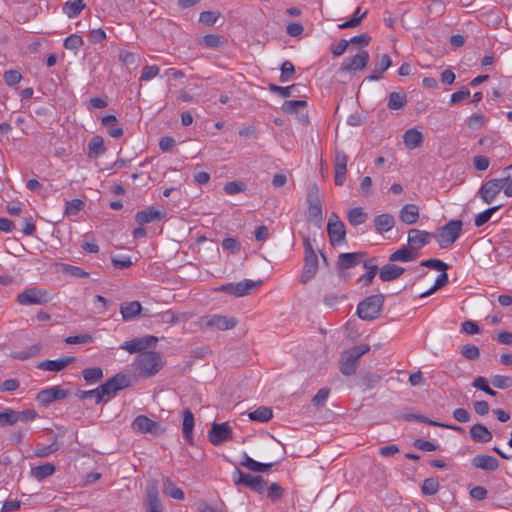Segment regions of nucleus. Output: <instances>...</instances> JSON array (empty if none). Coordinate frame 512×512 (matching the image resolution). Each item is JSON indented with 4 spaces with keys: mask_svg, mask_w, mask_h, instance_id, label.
Instances as JSON below:
<instances>
[{
    "mask_svg": "<svg viewBox=\"0 0 512 512\" xmlns=\"http://www.w3.org/2000/svg\"><path fill=\"white\" fill-rule=\"evenodd\" d=\"M421 266L435 269L437 271H447L449 266L443 261L435 258L427 259L421 262Z\"/></svg>",
    "mask_w": 512,
    "mask_h": 512,
    "instance_id": "57",
    "label": "nucleus"
},
{
    "mask_svg": "<svg viewBox=\"0 0 512 512\" xmlns=\"http://www.w3.org/2000/svg\"><path fill=\"white\" fill-rule=\"evenodd\" d=\"M369 59L370 56L366 50H359L354 56L343 60L339 67V72L346 74L362 71L367 66Z\"/></svg>",
    "mask_w": 512,
    "mask_h": 512,
    "instance_id": "10",
    "label": "nucleus"
},
{
    "mask_svg": "<svg viewBox=\"0 0 512 512\" xmlns=\"http://www.w3.org/2000/svg\"><path fill=\"white\" fill-rule=\"evenodd\" d=\"M82 375L87 383L93 384L103 378V370L100 367L86 368L82 371Z\"/></svg>",
    "mask_w": 512,
    "mask_h": 512,
    "instance_id": "46",
    "label": "nucleus"
},
{
    "mask_svg": "<svg viewBox=\"0 0 512 512\" xmlns=\"http://www.w3.org/2000/svg\"><path fill=\"white\" fill-rule=\"evenodd\" d=\"M84 207V202L80 199H73L66 203L65 214L76 215Z\"/></svg>",
    "mask_w": 512,
    "mask_h": 512,
    "instance_id": "62",
    "label": "nucleus"
},
{
    "mask_svg": "<svg viewBox=\"0 0 512 512\" xmlns=\"http://www.w3.org/2000/svg\"><path fill=\"white\" fill-rule=\"evenodd\" d=\"M157 342V337L150 335L126 341L121 345L120 348L127 350L129 353H137L143 351L144 349L154 347Z\"/></svg>",
    "mask_w": 512,
    "mask_h": 512,
    "instance_id": "16",
    "label": "nucleus"
},
{
    "mask_svg": "<svg viewBox=\"0 0 512 512\" xmlns=\"http://www.w3.org/2000/svg\"><path fill=\"white\" fill-rule=\"evenodd\" d=\"M433 236H434L433 233H430V232H427L424 230L410 229L408 231L407 243H408V246L413 251L417 252L418 250H420L421 248H423L424 246L429 244L431 238H434Z\"/></svg>",
    "mask_w": 512,
    "mask_h": 512,
    "instance_id": "15",
    "label": "nucleus"
},
{
    "mask_svg": "<svg viewBox=\"0 0 512 512\" xmlns=\"http://www.w3.org/2000/svg\"><path fill=\"white\" fill-rule=\"evenodd\" d=\"M318 271V257L317 255L313 256H305L304 257V267L301 274V282L307 283L309 282Z\"/></svg>",
    "mask_w": 512,
    "mask_h": 512,
    "instance_id": "21",
    "label": "nucleus"
},
{
    "mask_svg": "<svg viewBox=\"0 0 512 512\" xmlns=\"http://www.w3.org/2000/svg\"><path fill=\"white\" fill-rule=\"evenodd\" d=\"M222 247L224 250L230 252L231 254H237L240 252L241 246L240 243L232 237H227L222 241Z\"/></svg>",
    "mask_w": 512,
    "mask_h": 512,
    "instance_id": "56",
    "label": "nucleus"
},
{
    "mask_svg": "<svg viewBox=\"0 0 512 512\" xmlns=\"http://www.w3.org/2000/svg\"><path fill=\"white\" fill-rule=\"evenodd\" d=\"M132 428L140 433H150L154 436L162 435L165 431L159 422H156L145 415L137 416L132 422Z\"/></svg>",
    "mask_w": 512,
    "mask_h": 512,
    "instance_id": "12",
    "label": "nucleus"
},
{
    "mask_svg": "<svg viewBox=\"0 0 512 512\" xmlns=\"http://www.w3.org/2000/svg\"><path fill=\"white\" fill-rule=\"evenodd\" d=\"M330 394V389L327 387L321 388L317 394L312 398V404L314 406H322L328 399Z\"/></svg>",
    "mask_w": 512,
    "mask_h": 512,
    "instance_id": "63",
    "label": "nucleus"
},
{
    "mask_svg": "<svg viewBox=\"0 0 512 512\" xmlns=\"http://www.w3.org/2000/svg\"><path fill=\"white\" fill-rule=\"evenodd\" d=\"M58 449H59V446H58L57 442L55 441V442L51 443L50 445L37 448L35 450L34 454L36 457L44 458V457H47L50 454L56 452Z\"/></svg>",
    "mask_w": 512,
    "mask_h": 512,
    "instance_id": "61",
    "label": "nucleus"
},
{
    "mask_svg": "<svg viewBox=\"0 0 512 512\" xmlns=\"http://www.w3.org/2000/svg\"><path fill=\"white\" fill-rule=\"evenodd\" d=\"M219 15L212 11H204L200 14L199 22L206 26H212L216 23Z\"/></svg>",
    "mask_w": 512,
    "mask_h": 512,
    "instance_id": "64",
    "label": "nucleus"
},
{
    "mask_svg": "<svg viewBox=\"0 0 512 512\" xmlns=\"http://www.w3.org/2000/svg\"><path fill=\"white\" fill-rule=\"evenodd\" d=\"M191 317L192 314L189 312H174L172 310H167L159 314L160 320L167 324L187 322Z\"/></svg>",
    "mask_w": 512,
    "mask_h": 512,
    "instance_id": "26",
    "label": "nucleus"
},
{
    "mask_svg": "<svg viewBox=\"0 0 512 512\" xmlns=\"http://www.w3.org/2000/svg\"><path fill=\"white\" fill-rule=\"evenodd\" d=\"M491 382L493 386L498 389H507L512 386V377L504 375H495L492 377Z\"/></svg>",
    "mask_w": 512,
    "mask_h": 512,
    "instance_id": "55",
    "label": "nucleus"
},
{
    "mask_svg": "<svg viewBox=\"0 0 512 512\" xmlns=\"http://www.w3.org/2000/svg\"><path fill=\"white\" fill-rule=\"evenodd\" d=\"M131 386V377L127 374L118 373L108 379L104 384L100 385L99 392L104 400V397L110 398L115 394L127 387Z\"/></svg>",
    "mask_w": 512,
    "mask_h": 512,
    "instance_id": "8",
    "label": "nucleus"
},
{
    "mask_svg": "<svg viewBox=\"0 0 512 512\" xmlns=\"http://www.w3.org/2000/svg\"><path fill=\"white\" fill-rule=\"evenodd\" d=\"M403 142L409 149L418 148L423 142V135L419 130L410 128L404 133Z\"/></svg>",
    "mask_w": 512,
    "mask_h": 512,
    "instance_id": "31",
    "label": "nucleus"
},
{
    "mask_svg": "<svg viewBox=\"0 0 512 512\" xmlns=\"http://www.w3.org/2000/svg\"><path fill=\"white\" fill-rule=\"evenodd\" d=\"M68 395V392L62 389L60 386H54L51 388H47L41 390L37 395V400L44 404H50L55 400L65 399Z\"/></svg>",
    "mask_w": 512,
    "mask_h": 512,
    "instance_id": "18",
    "label": "nucleus"
},
{
    "mask_svg": "<svg viewBox=\"0 0 512 512\" xmlns=\"http://www.w3.org/2000/svg\"><path fill=\"white\" fill-rule=\"evenodd\" d=\"M224 192L228 195H235L243 192L246 189V185L242 181H231L224 185Z\"/></svg>",
    "mask_w": 512,
    "mask_h": 512,
    "instance_id": "53",
    "label": "nucleus"
},
{
    "mask_svg": "<svg viewBox=\"0 0 512 512\" xmlns=\"http://www.w3.org/2000/svg\"><path fill=\"white\" fill-rule=\"evenodd\" d=\"M473 386L487 393L490 396H496L497 392L491 389L488 385L486 378L479 376L473 381Z\"/></svg>",
    "mask_w": 512,
    "mask_h": 512,
    "instance_id": "58",
    "label": "nucleus"
},
{
    "mask_svg": "<svg viewBox=\"0 0 512 512\" xmlns=\"http://www.w3.org/2000/svg\"><path fill=\"white\" fill-rule=\"evenodd\" d=\"M18 422L17 414L15 410L5 409L0 413V424L1 425H14Z\"/></svg>",
    "mask_w": 512,
    "mask_h": 512,
    "instance_id": "54",
    "label": "nucleus"
},
{
    "mask_svg": "<svg viewBox=\"0 0 512 512\" xmlns=\"http://www.w3.org/2000/svg\"><path fill=\"white\" fill-rule=\"evenodd\" d=\"M499 208H500V206H494V207L488 208L487 210L477 214L474 218L475 226L481 227L484 224H486L491 219V216L493 215V213L496 212Z\"/></svg>",
    "mask_w": 512,
    "mask_h": 512,
    "instance_id": "48",
    "label": "nucleus"
},
{
    "mask_svg": "<svg viewBox=\"0 0 512 512\" xmlns=\"http://www.w3.org/2000/svg\"><path fill=\"white\" fill-rule=\"evenodd\" d=\"M262 283V280L253 281L246 279L237 283L223 284L217 290L233 295L234 297H243L259 288Z\"/></svg>",
    "mask_w": 512,
    "mask_h": 512,
    "instance_id": "9",
    "label": "nucleus"
},
{
    "mask_svg": "<svg viewBox=\"0 0 512 512\" xmlns=\"http://www.w3.org/2000/svg\"><path fill=\"white\" fill-rule=\"evenodd\" d=\"M74 361L75 358L72 356L62 357L55 360H44L37 364V368L45 371L59 372Z\"/></svg>",
    "mask_w": 512,
    "mask_h": 512,
    "instance_id": "19",
    "label": "nucleus"
},
{
    "mask_svg": "<svg viewBox=\"0 0 512 512\" xmlns=\"http://www.w3.org/2000/svg\"><path fill=\"white\" fill-rule=\"evenodd\" d=\"M472 465L484 471H495L499 468L500 463L497 458L491 455L481 454L472 459Z\"/></svg>",
    "mask_w": 512,
    "mask_h": 512,
    "instance_id": "20",
    "label": "nucleus"
},
{
    "mask_svg": "<svg viewBox=\"0 0 512 512\" xmlns=\"http://www.w3.org/2000/svg\"><path fill=\"white\" fill-rule=\"evenodd\" d=\"M367 220V214L361 207H356L348 212V221L353 226L363 224Z\"/></svg>",
    "mask_w": 512,
    "mask_h": 512,
    "instance_id": "45",
    "label": "nucleus"
},
{
    "mask_svg": "<svg viewBox=\"0 0 512 512\" xmlns=\"http://www.w3.org/2000/svg\"><path fill=\"white\" fill-rule=\"evenodd\" d=\"M308 218L309 221L320 226L323 220L322 199L320 190L316 184H313L307 193Z\"/></svg>",
    "mask_w": 512,
    "mask_h": 512,
    "instance_id": "6",
    "label": "nucleus"
},
{
    "mask_svg": "<svg viewBox=\"0 0 512 512\" xmlns=\"http://www.w3.org/2000/svg\"><path fill=\"white\" fill-rule=\"evenodd\" d=\"M269 89L273 93L279 94L283 98H287L293 94V90L296 89V85L294 84L291 86L281 87V86H277L275 84H270Z\"/></svg>",
    "mask_w": 512,
    "mask_h": 512,
    "instance_id": "59",
    "label": "nucleus"
},
{
    "mask_svg": "<svg viewBox=\"0 0 512 512\" xmlns=\"http://www.w3.org/2000/svg\"><path fill=\"white\" fill-rule=\"evenodd\" d=\"M463 223L461 220H450L444 226L438 229L437 234H434L438 245L441 248L451 246L460 236L462 232Z\"/></svg>",
    "mask_w": 512,
    "mask_h": 512,
    "instance_id": "5",
    "label": "nucleus"
},
{
    "mask_svg": "<svg viewBox=\"0 0 512 512\" xmlns=\"http://www.w3.org/2000/svg\"><path fill=\"white\" fill-rule=\"evenodd\" d=\"M407 103V97L405 93L392 92L388 96L387 107L390 110H399L403 108Z\"/></svg>",
    "mask_w": 512,
    "mask_h": 512,
    "instance_id": "40",
    "label": "nucleus"
},
{
    "mask_svg": "<svg viewBox=\"0 0 512 512\" xmlns=\"http://www.w3.org/2000/svg\"><path fill=\"white\" fill-rule=\"evenodd\" d=\"M295 73L294 65L290 61H285L281 66V82H287Z\"/></svg>",
    "mask_w": 512,
    "mask_h": 512,
    "instance_id": "60",
    "label": "nucleus"
},
{
    "mask_svg": "<svg viewBox=\"0 0 512 512\" xmlns=\"http://www.w3.org/2000/svg\"><path fill=\"white\" fill-rule=\"evenodd\" d=\"M405 269L393 263H388L384 265L379 271V278L383 282H390L399 278Z\"/></svg>",
    "mask_w": 512,
    "mask_h": 512,
    "instance_id": "25",
    "label": "nucleus"
},
{
    "mask_svg": "<svg viewBox=\"0 0 512 512\" xmlns=\"http://www.w3.org/2000/svg\"><path fill=\"white\" fill-rule=\"evenodd\" d=\"M248 417L256 422H268L273 417L272 409L266 406L258 407L256 410L249 412Z\"/></svg>",
    "mask_w": 512,
    "mask_h": 512,
    "instance_id": "39",
    "label": "nucleus"
},
{
    "mask_svg": "<svg viewBox=\"0 0 512 512\" xmlns=\"http://www.w3.org/2000/svg\"><path fill=\"white\" fill-rule=\"evenodd\" d=\"M146 497H147V502L145 505L146 509L162 507L161 501L159 499L158 481L157 480H151L147 484Z\"/></svg>",
    "mask_w": 512,
    "mask_h": 512,
    "instance_id": "24",
    "label": "nucleus"
},
{
    "mask_svg": "<svg viewBox=\"0 0 512 512\" xmlns=\"http://www.w3.org/2000/svg\"><path fill=\"white\" fill-rule=\"evenodd\" d=\"M41 351V344L35 343L22 351H13L10 353V357L17 360H27L36 357Z\"/></svg>",
    "mask_w": 512,
    "mask_h": 512,
    "instance_id": "36",
    "label": "nucleus"
},
{
    "mask_svg": "<svg viewBox=\"0 0 512 512\" xmlns=\"http://www.w3.org/2000/svg\"><path fill=\"white\" fill-rule=\"evenodd\" d=\"M400 220L407 224H415L419 219V209L415 204L404 205L399 212Z\"/></svg>",
    "mask_w": 512,
    "mask_h": 512,
    "instance_id": "27",
    "label": "nucleus"
},
{
    "mask_svg": "<svg viewBox=\"0 0 512 512\" xmlns=\"http://www.w3.org/2000/svg\"><path fill=\"white\" fill-rule=\"evenodd\" d=\"M327 233L332 245L339 244L345 239V226L335 213H332L328 220Z\"/></svg>",
    "mask_w": 512,
    "mask_h": 512,
    "instance_id": "14",
    "label": "nucleus"
},
{
    "mask_svg": "<svg viewBox=\"0 0 512 512\" xmlns=\"http://www.w3.org/2000/svg\"><path fill=\"white\" fill-rule=\"evenodd\" d=\"M255 476L251 474L244 473L241 469L236 467L235 471L233 472L232 479L235 485H243L245 487L250 488L251 484L253 482V479Z\"/></svg>",
    "mask_w": 512,
    "mask_h": 512,
    "instance_id": "44",
    "label": "nucleus"
},
{
    "mask_svg": "<svg viewBox=\"0 0 512 512\" xmlns=\"http://www.w3.org/2000/svg\"><path fill=\"white\" fill-rule=\"evenodd\" d=\"M163 491L171 498L177 500L184 499V492L182 491V489L176 487L169 478H165L163 480Z\"/></svg>",
    "mask_w": 512,
    "mask_h": 512,
    "instance_id": "43",
    "label": "nucleus"
},
{
    "mask_svg": "<svg viewBox=\"0 0 512 512\" xmlns=\"http://www.w3.org/2000/svg\"><path fill=\"white\" fill-rule=\"evenodd\" d=\"M88 148H89V156L94 157V158L98 157L99 155L104 154V152L106 151L104 142H103V138L100 136H94L90 140V142L88 144Z\"/></svg>",
    "mask_w": 512,
    "mask_h": 512,
    "instance_id": "42",
    "label": "nucleus"
},
{
    "mask_svg": "<svg viewBox=\"0 0 512 512\" xmlns=\"http://www.w3.org/2000/svg\"><path fill=\"white\" fill-rule=\"evenodd\" d=\"M509 180V176L498 179L493 178L486 181L478 190L477 195L486 203L491 204L497 195L503 190L505 193V187L507 186V181Z\"/></svg>",
    "mask_w": 512,
    "mask_h": 512,
    "instance_id": "7",
    "label": "nucleus"
},
{
    "mask_svg": "<svg viewBox=\"0 0 512 512\" xmlns=\"http://www.w3.org/2000/svg\"><path fill=\"white\" fill-rule=\"evenodd\" d=\"M307 106V101L305 100H288L282 104L281 109L287 114L297 113L300 109H303Z\"/></svg>",
    "mask_w": 512,
    "mask_h": 512,
    "instance_id": "47",
    "label": "nucleus"
},
{
    "mask_svg": "<svg viewBox=\"0 0 512 512\" xmlns=\"http://www.w3.org/2000/svg\"><path fill=\"white\" fill-rule=\"evenodd\" d=\"M460 354L468 360H477L480 357L479 348L474 344H467L461 348Z\"/></svg>",
    "mask_w": 512,
    "mask_h": 512,
    "instance_id": "51",
    "label": "nucleus"
},
{
    "mask_svg": "<svg viewBox=\"0 0 512 512\" xmlns=\"http://www.w3.org/2000/svg\"><path fill=\"white\" fill-rule=\"evenodd\" d=\"M348 157L342 150H335L334 157V181L336 186H342L344 184L347 172Z\"/></svg>",
    "mask_w": 512,
    "mask_h": 512,
    "instance_id": "17",
    "label": "nucleus"
},
{
    "mask_svg": "<svg viewBox=\"0 0 512 512\" xmlns=\"http://www.w3.org/2000/svg\"><path fill=\"white\" fill-rule=\"evenodd\" d=\"M101 124L106 127L107 133L112 138H119L123 135V129L117 125V118L114 115L103 116Z\"/></svg>",
    "mask_w": 512,
    "mask_h": 512,
    "instance_id": "32",
    "label": "nucleus"
},
{
    "mask_svg": "<svg viewBox=\"0 0 512 512\" xmlns=\"http://www.w3.org/2000/svg\"><path fill=\"white\" fill-rule=\"evenodd\" d=\"M384 304V296L376 294L365 298L357 306V315L366 321H372L380 316Z\"/></svg>",
    "mask_w": 512,
    "mask_h": 512,
    "instance_id": "4",
    "label": "nucleus"
},
{
    "mask_svg": "<svg viewBox=\"0 0 512 512\" xmlns=\"http://www.w3.org/2000/svg\"><path fill=\"white\" fill-rule=\"evenodd\" d=\"M165 215H166L165 211L155 209L154 207H149L146 210L137 212L135 219L140 225H143V224L155 221V220H160Z\"/></svg>",
    "mask_w": 512,
    "mask_h": 512,
    "instance_id": "23",
    "label": "nucleus"
},
{
    "mask_svg": "<svg viewBox=\"0 0 512 512\" xmlns=\"http://www.w3.org/2000/svg\"><path fill=\"white\" fill-rule=\"evenodd\" d=\"M418 257V252L413 251L410 247L403 246L389 256L390 262H412Z\"/></svg>",
    "mask_w": 512,
    "mask_h": 512,
    "instance_id": "29",
    "label": "nucleus"
},
{
    "mask_svg": "<svg viewBox=\"0 0 512 512\" xmlns=\"http://www.w3.org/2000/svg\"><path fill=\"white\" fill-rule=\"evenodd\" d=\"M394 224H395L394 217L387 213L380 214L374 219L375 230L378 233H384V232L390 231L394 227Z\"/></svg>",
    "mask_w": 512,
    "mask_h": 512,
    "instance_id": "33",
    "label": "nucleus"
},
{
    "mask_svg": "<svg viewBox=\"0 0 512 512\" xmlns=\"http://www.w3.org/2000/svg\"><path fill=\"white\" fill-rule=\"evenodd\" d=\"M233 432L228 423H213L211 430L208 432L209 441L217 446L226 441L232 440Z\"/></svg>",
    "mask_w": 512,
    "mask_h": 512,
    "instance_id": "13",
    "label": "nucleus"
},
{
    "mask_svg": "<svg viewBox=\"0 0 512 512\" xmlns=\"http://www.w3.org/2000/svg\"><path fill=\"white\" fill-rule=\"evenodd\" d=\"M141 309L142 306L138 301L125 302L120 306V313L123 320L128 321L140 314Z\"/></svg>",
    "mask_w": 512,
    "mask_h": 512,
    "instance_id": "34",
    "label": "nucleus"
},
{
    "mask_svg": "<svg viewBox=\"0 0 512 512\" xmlns=\"http://www.w3.org/2000/svg\"><path fill=\"white\" fill-rule=\"evenodd\" d=\"M56 470V467L54 464L51 463H45L39 466H36L31 469V476L37 479L38 481H41L49 476H51Z\"/></svg>",
    "mask_w": 512,
    "mask_h": 512,
    "instance_id": "38",
    "label": "nucleus"
},
{
    "mask_svg": "<svg viewBox=\"0 0 512 512\" xmlns=\"http://www.w3.org/2000/svg\"><path fill=\"white\" fill-rule=\"evenodd\" d=\"M85 8L82 0L68 1L63 5V12L69 17L74 18Z\"/></svg>",
    "mask_w": 512,
    "mask_h": 512,
    "instance_id": "41",
    "label": "nucleus"
},
{
    "mask_svg": "<svg viewBox=\"0 0 512 512\" xmlns=\"http://www.w3.org/2000/svg\"><path fill=\"white\" fill-rule=\"evenodd\" d=\"M194 428V416L189 409H185L183 412V424L182 433L184 439L189 443L193 444V431Z\"/></svg>",
    "mask_w": 512,
    "mask_h": 512,
    "instance_id": "30",
    "label": "nucleus"
},
{
    "mask_svg": "<svg viewBox=\"0 0 512 512\" xmlns=\"http://www.w3.org/2000/svg\"><path fill=\"white\" fill-rule=\"evenodd\" d=\"M50 300L49 292L38 288L26 289L17 296V302L21 305H43Z\"/></svg>",
    "mask_w": 512,
    "mask_h": 512,
    "instance_id": "11",
    "label": "nucleus"
},
{
    "mask_svg": "<svg viewBox=\"0 0 512 512\" xmlns=\"http://www.w3.org/2000/svg\"><path fill=\"white\" fill-rule=\"evenodd\" d=\"M469 433L474 442L487 443L492 439V433L481 423L474 424Z\"/></svg>",
    "mask_w": 512,
    "mask_h": 512,
    "instance_id": "28",
    "label": "nucleus"
},
{
    "mask_svg": "<svg viewBox=\"0 0 512 512\" xmlns=\"http://www.w3.org/2000/svg\"><path fill=\"white\" fill-rule=\"evenodd\" d=\"M369 350L370 346L363 343L343 352L339 360V369L341 373L345 376L354 375L358 368V360Z\"/></svg>",
    "mask_w": 512,
    "mask_h": 512,
    "instance_id": "2",
    "label": "nucleus"
},
{
    "mask_svg": "<svg viewBox=\"0 0 512 512\" xmlns=\"http://www.w3.org/2000/svg\"><path fill=\"white\" fill-rule=\"evenodd\" d=\"M424 495H434L439 490V482L435 478H427L423 481L421 487Z\"/></svg>",
    "mask_w": 512,
    "mask_h": 512,
    "instance_id": "49",
    "label": "nucleus"
},
{
    "mask_svg": "<svg viewBox=\"0 0 512 512\" xmlns=\"http://www.w3.org/2000/svg\"><path fill=\"white\" fill-rule=\"evenodd\" d=\"M240 465L255 472H266L268 471L273 464L272 463H260L252 459L246 453L243 455V459L240 462Z\"/></svg>",
    "mask_w": 512,
    "mask_h": 512,
    "instance_id": "37",
    "label": "nucleus"
},
{
    "mask_svg": "<svg viewBox=\"0 0 512 512\" xmlns=\"http://www.w3.org/2000/svg\"><path fill=\"white\" fill-rule=\"evenodd\" d=\"M161 357L158 352L140 353L135 360V368L140 375L150 377L161 369Z\"/></svg>",
    "mask_w": 512,
    "mask_h": 512,
    "instance_id": "3",
    "label": "nucleus"
},
{
    "mask_svg": "<svg viewBox=\"0 0 512 512\" xmlns=\"http://www.w3.org/2000/svg\"><path fill=\"white\" fill-rule=\"evenodd\" d=\"M364 254L360 252L342 253L338 257L337 267L339 270H346L358 265Z\"/></svg>",
    "mask_w": 512,
    "mask_h": 512,
    "instance_id": "22",
    "label": "nucleus"
},
{
    "mask_svg": "<svg viewBox=\"0 0 512 512\" xmlns=\"http://www.w3.org/2000/svg\"><path fill=\"white\" fill-rule=\"evenodd\" d=\"M84 44V41L80 35L72 34L64 40V47L68 50H78Z\"/></svg>",
    "mask_w": 512,
    "mask_h": 512,
    "instance_id": "52",
    "label": "nucleus"
},
{
    "mask_svg": "<svg viewBox=\"0 0 512 512\" xmlns=\"http://www.w3.org/2000/svg\"><path fill=\"white\" fill-rule=\"evenodd\" d=\"M364 268L367 270L366 274L363 275L359 281H363L365 286L372 284L378 272V261L376 258H370L364 261Z\"/></svg>",
    "mask_w": 512,
    "mask_h": 512,
    "instance_id": "35",
    "label": "nucleus"
},
{
    "mask_svg": "<svg viewBox=\"0 0 512 512\" xmlns=\"http://www.w3.org/2000/svg\"><path fill=\"white\" fill-rule=\"evenodd\" d=\"M238 320L234 316L209 314L198 318L196 325L205 332H219L234 329Z\"/></svg>",
    "mask_w": 512,
    "mask_h": 512,
    "instance_id": "1",
    "label": "nucleus"
},
{
    "mask_svg": "<svg viewBox=\"0 0 512 512\" xmlns=\"http://www.w3.org/2000/svg\"><path fill=\"white\" fill-rule=\"evenodd\" d=\"M441 274L437 277L434 285L432 288H430L428 291L423 292L420 294V297H426L434 293L436 290L444 287L448 283V275L446 271H440Z\"/></svg>",
    "mask_w": 512,
    "mask_h": 512,
    "instance_id": "50",
    "label": "nucleus"
}]
</instances>
